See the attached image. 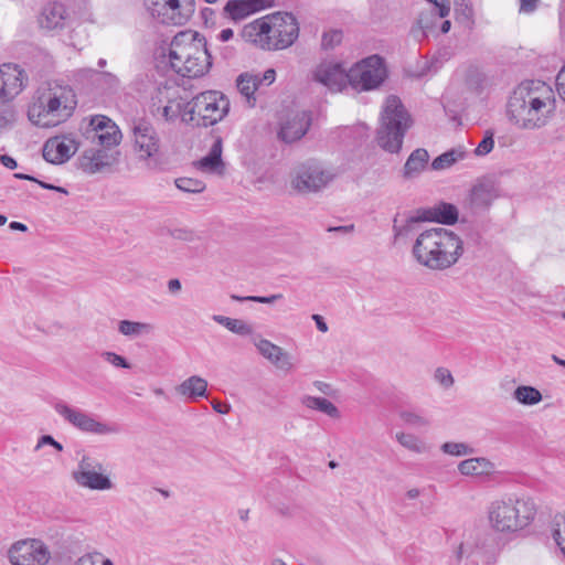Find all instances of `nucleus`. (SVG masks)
<instances>
[{
	"mask_svg": "<svg viewBox=\"0 0 565 565\" xmlns=\"http://www.w3.org/2000/svg\"><path fill=\"white\" fill-rule=\"evenodd\" d=\"M555 110L553 92L541 81L521 83L508 102L509 119L521 129L545 126Z\"/></svg>",
	"mask_w": 565,
	"mask_h": 565,
	"instance_id": "nucleus-1",
	"label": "nucleus"
},
{
	"mask_svg": "<svg viewBox=\"0 0 565 565\" xmlns=\"http://www.w3.org/2000/svg\"><path fill=\"white\" fill-rule=\"evenodd\" d=\"M161 55L167 58L171 70L182 77H202L212 67V56L205 38L192 30L175 34L168 47L162 49Z\"/></svg>",
	"mask_w": 565,
	"mask_h": 565,
	"instance_id": "nucleus-2",
	"label": "nucleus"
},
{
	"mask_svg": "<svg viewBox=\"0 0 565 565\" xmlns=\"http://www.w3.org/2000/svg\"><path fill=\"white\" fill-rule=\"evenodd\" d=\"M463 242L452 231L435 227L422 232L413 245L416 262L430 270H445L458 263Z\"/></svg>",
	"mask_w": 565,
	"mask_h": 565,
	"instance_id": "nucleus-3",
	"label": "nucleus"
},
{
	"mask_svg": "<svg viewBox=\"0 0 565 565\" xmlns=\"http://www.w3.org/2000/svg\"><path fill=\"white\" fill-rule=\"evenodd\" d=\"M242 36L263 50H284L299 36V24L292 13L275 12L246 24Z\"/></svg>",
	"mask_w": 565,
	"mask_h": 565,
	"instance_id": "nucleus-4",
	"label": "nucleus"
},
{
	"mask_svg": "<svg viewBox=\"0 0 565 565\" xmlns=\"http://www.w3.org/2000/svg\"><path fill=\"white\" fill-rule=\"evenodd\" d=\"M494 532L513 534L526 529L536 515V504L530 497L507 495L493 500L487 510Z\"/></svg>",
	"mask_w": 565,
	"mask_h": 565,
	"instance_id": "nucleus-5",
	"label": "nucleus"
},
{
	"mask_svg": "<svg viewBox=\"0 0 565 565\" xmlns=\"http://www.w3.org/2000/svg\"><path fill=\"white\" fill-rule=\"evenodd\" d=\"M76 105L74 89L70 85L55 84L29 107L28 117L36 126L55 127L73 115Z\"/></svg>",
	"mask_w": 565,
	"mask_h": 565,
	"instance_id": "nucleus-6",
	"label": "nucleus"
},
{
	"mask_svg": "<svg viewBox=\"0 0 565 565\" xmlns=\"http://www.w3.org/2000/svg\"><path fill=\"white\" fill-rule=\"evenodd\" d=\"M411 126V115L402 100L395 95L388 96L381 113V126L376 132L379 146L387 152L397 153L402 149L405 134Z\"/></svg>",
	"mask_w": 565,
	"mask_h": 565,
	"instance_id": "nucleus-7",
	"label": "nucleus"
},
{
	"mask_svg": "<svg viewBox=\"0 0 565 565\" xmlns=\"http://www.w3.org/2000/svg\"><path fill=\"white\" fill-rule=\"evenodd\" d=\"M230 110V102L217 90L203 92L189 102L183 121L210 127L221 121Z\"/></svg>",
	"mask_w": 565,
	"mask_h": 565,
	"instance_id": "nucleus-8",
	"label": "nucleus"
},
{
	"mask_svg": "<svg viewBox=\"0 0 565 565\" xmlns=\"http://www.w3.org/2000/svg\"><path fill=\"white\" fill-rule=\"evenodd\" d=\"M335 177L333 168L319 160L309 159L294 169L291 186L301 194L318 193L326 189Z\"/></svg>",
	"mask_w": 565,
	"mask_h": 565,
	"instance_id": "nucleus-9",
	"label": "nucleus"
},
{
	"mask_svg": "<svg viewBox=\"0 0 565 565\" xmlns=\"http://www.w3.org/2000/svg\"><path fill=\"white\" fill-rule=\"evenodd\" d=\"M151 17L168 25H183L195 11L194 0H143Z\"/></svg>",
	"mask_w": 565,
	"mask_h": 565,
	"instance_id": "nucleus-10",
	"label": "nucleus"
},
{
	"mask_svg": "<svg viewBox=\"0 0 565 565\" xmlns=\"http://www.w3.org/2000/svg\"><path fill=\"white\" fill-rule=\"evenodd\" d=\"M386 77L384 60L379 55H371L349 70V85L356 90H372L377 88Z\"/></svg>",
	"mask_w": 565,
	"mask_h": 565,
	"instance_id": "nucleus-11",
	"label": "nucleus"
},
{
	"mask_svg": "<svg viewBox=\"0 0 565 565\" xmlns=\"http://www.w3.org/2000/svg\"><path fill=\"white\" fill-rule=\"evenodd\" d=\"M55 412L76 429L95 435H110L119 431L114 424L99 422L93 414L72 407L64 402L54 405Z\"/></svg>",
	"mask_w": 565,
	"mask_h": 565,
	"instance_id": "nucleus-12",
	"label": "nucleus"
},
{
	"mask_svg": "<svg viewBox=\"0 0 565 565\" xmlns=\"http://www.w3.org/2000/svg\"><path fill=\"white\" fill-rule=\"evenodd\" d=\"M424 221L452 225L458 221V209L451 203L440 202L433 207L419 210L418 215L409 217L403 226H398L395 218L393 225L395 237L407 235L412 231L413 224Z\"/></svg>",
	"mask_w": 565,
	"mask_h": 565,
	"instance_id": "nucleus-13",
	"label": "nucleus"
},
{
	"mask_svg": "<svg viewBox=\"0 0 565 565\" xmlns=\"http://www.w3.org/2000/svg\"><path fill=\"white\" fill-rule=\"evenodd\" d=\"M500 196L499 181L494 177H482L469 190L465 206L472 213L486 212Z\"/></svg>",
	"mask_w": 565,
	"mask_h": 565,
	"instance_id": "nucleus-14",
	"label": "nucleus"
},
{
	"mask_svg": "<svg viewBox=\"0 0 565 565\" xmlns=\"http://www.w3.org/2000/svg\"><path fill=\"white\" fill-rule=\"evenodd\" d=\"M51 558L47 546L40 540L31 539L14 543L9 550L12 565H45Z\"/></svg>",
	"mask_w": 565,
	"mask_h": 565,
	"instance_id": "nucleus-15",
	"label": "nucleus"
},
{
	"mask_svg": "<svg viewBox=\"0 0 565 565\" xmlns=\"http://www.w3.org/2000/svg\"><path fill=\"white\" fill-rule=\"evenodd\" d=\"M134 150L141 161L154 157L160 148L159 136L152 124L146 119H136L131 124Z\"/></svg>",
	"mask_w": 565,
	"mask_h": 565,
	"instance_id": "nucleus-16",
	"label": "nucleus"
},
{
	"mask_svg": "<svg viewBox=\"0 0 565 565\" xmlns=\"http://www.w3.org/2000/svg\"><path fill=\"white\" fill-rule=\"evenodd\" d=\"M89 126L93 131L90 137L93 142L108 150H111L113 147L120 143L122 137L121 132L110 118L103 115L94 116L89 121Z\"/></svg>",
	"mask_w": 565,
	"mask_h": 565,
	"instance_id": "nucleus-17",
	"label": "nucleus"
},
{
	"mask_svg": "<svg viewBox=\"0 0 565 565\" xmlns=\"http://www.w3.org/2000/svg\"><path fill=\"white\" fill-rule=\"evenodd\" d=\"M119 151L87 149L77 159L78 168L88 174H95L118 162Z\"/></svg>",
	"mask_w": 565,
	"mask_h": 565,
	"instance_id": "nucleus-18",
	"label": "nucleus"
},
{
	"mask_svg": "<svg viewBox=\"0 0 565 565\" xmlns=\"http://www.w3.org/2000/svg\"><path fill=\"white\" fill-rule=\"evenodd\" d=\"M26 79L24 71L15 64L0 66V103H9L23 88Z\"/></svg>",
	"mask_w": 565,
	"mask_h": 565,
	"instance_id": "nucleus-19",
	"label": "nucleus"
},
{
	"mask_svg": "<svg viewBox=\"0 0 565 565\" xmlns=\"http://www.w3.org/2000/svg\"><path fill=\"white\" fill-rule=\"evenodd\" d=\"M313 78L330 90L341 92L349 84V71L341 63L322 62L315 70Z\"/></svg>",
	"mask_w": 565,
	"mask_h": 565,
	"instance_id": "nucleus-20",
	"label": "nucleus"
},
{
	"mask_svg": "<svg viewBox=\"0 0 565 565\" xmlns=\"http://www.w3.org/2000/svg\"><path fill=\"white\" fill-rule=\"evenodd\" d=\"M312 117L310 111H295L290 113L285 120L280 124L278 137L291 143L301 139L311 126Z\"/></svg>",
	"mask_w": 565,
	"mask_h": 565,
	"instance_id": "nucleus-21",
	"label": "nucleus"
},
{
	"mask_svg": "<svg viewBox=\"0 0 565 565\" xmlns=\"http://www.w3.org/2000/svg\"><path fill=\"white\" fill-rule=\"evenodd\" d=\"M77 151L74 139L65 136L50 138L43 146V158L53 164L66 162Z\"/></svg>",
	"mask_w": 565,
	"mask_h": 565,
	"instance_id": "nucleus-22",
	"label": "nucleus"
},
{
	"mask_svg": "<svg viewBox=\"0 0 565 565\" xmlns=\"http://www.w3.org/2000/svg\"><path fill=\"white\" fill-rule=\"evenodd\" d=\"M253 343L257 348L259 354L277 369L285 372L292 370L294 364L291 362V358L282 348L259 337L254 338Z\"/></svg>",
	"mask_w": 565,
	"mask_h": 565,
	"instance_id": "nucleus-23",
	"label": "nucleus"
},
{
	"mask_svg": "<svg viewBox=\"0 0 565 565\" xmlns=\"http://www.w3.org/2000/svg\"><path fill=\"white\" fill-rule=\"evenodd\" d=\"M175 93H178V90L170 86L158 87L159 102H162L163 98L168 102L162 108V117L168 121L174 120L179 116L183 118V115L188 110L189 102L182 98H175Z\"/></svg>",
	"mask_w": 565,
	"mask_h": 565,
	"instance_id": "nucleus-24",
	"label": "nucleus"
},
{
	"mask_svg": "<svg viewBox=\"0 0 565 565\" xmlns=\"http://www.w3.org/2000/svg\"><path fill=\"white\" fill-rule=\"evenodd\" d=\"M265 8L264 0H230L224 7V12L235 21Z\"/></svg>",
	"mask_w": 565,
	"mask_h": 565,
	"instance_id": "nucleus-25",
	"label": "nucleus"
},
{
	"mask_svg": "<svg viewBox=\"0 0 565 565\" xmlns=\"http://www.w3.org/2000/svg\"><path fill=\"white\" fill-rule=\"evenodd\" d=\"M65 18V7L62 3L52 2L43 8L39 23L43 29L54 30L64 25Z\"/></svg>",
	"mask_w": 565,
	"mask_h": 565,
	"instance_id": "nucleus-26",
	"label": "nucleus"
},
{
	"mask_svg": "<svg viewBox=\"0 0 565 565\" xmlns=\"http://www.w3.org/2000/svg\"><path fill=\"white\" fill-rule=\"evenodd\" d=\"M429 153L424 148L415 149L403 167V178L411 180L417 178L428 166Z\"/></svg>",
	"mask_w": 565,
	"mask_h": 565,
	"instance_id": "nucleus-27",
	"label": "nucleus"
},
{
	"mask_svg": "<svg viewBox=\"0 0 565 565\" xmlns=\"http://www.w3.org/2000/svg\"><path fill=\"white\" fill-rule=\"evenodd\" d=\"M458 470L467 477L489 476L494 471V465L484 457H473L459 462Z\"/></svg>",
	"mask_w": 565,
	"mask_h": 565,
	"instance_id": "nucleus-28",
	"label": "nucleus"
},
{
	"mask_svg": "<svg viewBox=\"0 0 565 565\" xmlns=\"http://www.w3.org/2000/svg\"><path fill=\"white\" fill-rule=\"evenodd\" d=\"M207 382L199 375H192L184 380L178 387L179 394L195 401L199 397L206 396Z\"/></svg>",
	"mask_w": 565,
	"mask_h": 565,
	"instance_id": "nucleus-29",
	"label": "nucleus"
},
{
	"mask_svg": "<svg viewBox=\"0 0 565 565\" xmlns=\"http://www.w3.org/2000/svg\"><path fill=\"white\" fill-rule=\"evenodd\" d=\"M262 84V79L258 75L249 73L241 74L236 79V86L238 92L246 98V102L250 107L255 106L256 98L254 96L258 86Z\"/></svg>",
	"mask_w": 565,
	"mask_h": 565,
	"instance_id": "nucleus-30",
	"label": "nucleus"
},
{
	"mask_svg": "<svg viewBox=\"0 0 565 565\" xmlns=\"http://www.w3.org/2000/svg\"><path fill=\"white\" fill-rule=\"evenodd\" d=\"M104 471H97L92 473H85L82 477L74 479L79 486L90 490H109L113 488V482L108 476L103 473Z\"/></svg>",
	"mask_w": 565,
	"mask_h": 565,
	"instance_id": "nucleus-31",
	"label": "nucleus"
},
{
	"mask_svg": "<svg viewBox=\"0 0 565 565\" xmlns=\"http://www.w3.org/2000/svg\"><path fill=\"white\" fill-rule=\"evenodd\" d=\"M301 403L306 407L319 411L331 418L340 417L338 407L327 398L306 395L302 397Z\"/></svg>",
	"mask_w": 565,
	"mask_h": 565,
	"instance_id": "nucleus-32",
	"label": "nucleus"
},
{
	"mask_svg": "<svg viewBox=\"0 0 565 565\" xmlns=\"http://www.w3.org/2000/svg\"><path fill=\"white\" fill-rule=\"evenodd\" d=\"M196 164L203 171H215L222 166V140L220 138L214 141L210 152L199 160Z\"/></svg>",
	"mask_w": 565,
	"mask_h": 565,
	"instance_id": "nucleus-33",
	"label": "nucleus"
},
{
	"mask_svg": "<svg viewBox=\"0 0 565 565\" xmlns=\"http://www.w3.org/2000/svg\"><path fill=\"white\" fill-rule=\"evenodd\" d=\"M465 157L466 151L461 148L450 149L433 160L431 169L435 171L448 169Z\"/></svg>",
	"mask_w": 565,
	"mask_h": 565,
	"instance_id": "nucleus-34",
	"label": "nucleus"
},
{
	"mask_svg": "<svg viewBox=\"0 0 565 565\" xmlns=\"http://www.w3.org/2000/svg\"><path fill=\"white\" fill-rule=\"evenodd\" d=\"M153 326L148 322H138L131 320H121L118 323V331L130 338L149 334L153 331Z\"/></svg>",
	"mask_w": 565,
	"mask_h": 565,
	"instance_id": "nucleus-35",
	"label": "nucleus"
},
{
	"mask_svg": "<svg viewBox=\"0 0 565 565\" xmlns=\"http://www.w3.org/2000/svg\"><path fill=\"white\" fill-rule=\"evenodd\" d=\"M513 398L522 405L532 406L542 401V394L533 386L521 385L514 390Z\"/></svg>",
	"mask_w": 565,
	"mask_h": 565,
	"instance_id": "nucleus-36",
	"label": "nucleus"
},
{
	"mask_svg": "<svg viewBox=\"0 0 565 565\" xmlns=\"http://www.w3.org/2000/svg\"><path fill=\"white\" fill-rule=\"evenodd\" d=\"M213 320L224 326L231 332L239 335H248L252 334L253 332V328L248 323L239 319H233L221 315H214Z\"/></svg>",
	"mask_w": 565,
	"mask_h": 565,
	"instance_id": "nucleus-37",
	"label": "nucleus"
},
{
	"mask_svg": "<svg viewBox=\"0 0 565 565\" xmlns=\"http://www.w3.org/2000/svg\"><path fill=\"white\" fill-rule=\"evenodd\" d=\"M440 19L441 18L438 17V12H436L435 9L422 11L417 20L422 35L427 36L429 33H433Z\"/></svg>",
	"mask_w": 565,
	"mask_h": 565,
	"instance_id": "nucleus-38",
	"label": "nucleus"
},
{
	"mask_svg": "<svg viewBox=\"0 0 565 565\" xmlns=\"http://www.w3.org/2000/svg\"><path fill=\"white\" fill-rule=\"evenodd\" d=\"M103 463L90 456L84 455L78 462V469L73 472V478L82 477L85 473H92L97 471H104Z\"/></svg>",
	"mask_w": 565,
	"mask_h": 565,
	"instance_id": "nucleus-39",
	"label": "nucleus"
},
{
	"mask_svg": "<svg viewBox=\"0 0 565 565\" xmlns=\"http://www.w3.org/2000/svg\"><path fill=\"white\" fill-rule=\"evenodd\" d=\"M440 450L449 456L462 457L472 455L475 449L466 443L447 441L440 446Z\"/></svg>",
	"mask_w": 565,
	"mask_h": 565,
	"instance_id": "nucleus-40",
	"label": "nucleus"
},
{
	"mask_svg": "<svg viewBox=\"0 0 565 565\" xmlns=\"http://www.w3.org/2000/svg\"><path fill=\"white\" fill-rule=\"evenodd\" d=\"M552 536L562 553L565 552V514H556L554 516Z\"/></svg>",
	"mask_w": 565,
	"mask_h": 565,
	"instance_id": "nucleus-41",
	"label": "nucleus"
},
{
	"mask_svg": "<svg viewBox=\"0 0 565 565\" xmlns=\"http://www.w3.org/2000/svg\"><path fill=\"white\" fill-rule=\"evenodd\" d=\"M175 186L186 193H201L205 190V183L202 180L193 178H178L174 181Z\"/></svg>",
	"mask_w": 565,
	"mask_h": 565,
	"instance_id": "nucleus-42",
	"label": "nucleus"
},
{
	"mask_svg": "<svg viewBox=\"0 0 565 565\" xmlns=\"http://www.w3.org/2000/svg\"><path fill=\"white\" fill-rule=\"evenodd\" d=\"M73 565H114L113 561L100 553H88L77 558Z\"/></svg>",
	"mask_w": 565,
	"mask_h": 565,
	"instance_id": "nucleus-43",
	"label": "nucleus"
},
{
	"mask_svg": "<svg viewBox=\"0 0 565 565\" xmlns=\"http://www.w3.org/2000/svg\"><path fill=\"white\" fill-rule=\"evenodd\" d=\"M397 441L405 448L415 451V452H422L423 445L419 441V439L412 435V434H405V433H398L396 435Z\"/></svg>",
	"mask_w": 565,
	"mask_h": 565,
	"instance_id": "nucleus-44",
	"label": "nucleus"
},
{
	"mask_svg": "<svg viewBox=\"0 0 565 565\" xmlns=\"http://www.w3.org/2000/svg\"><path fill=\"white\" fill-rule=\"evenodd\" d=\"M401 418L409 426L420 428L429 425L428 418L416 412L405 411L401 413Z\"/></svg>",
	"mask_w": 565,
	"mask_h": 565,
	"instance_id": "nucleus-45",
	"label": "nucleus"
},
{
	"mask_svg": "<svg viewBox=\"0 0 565 565\" xmlns=\"http://www.w3.org/2000/svg\"><path fill=\"white\" fill-rule=\"evenodd\" d=\"M341 41L342 32L340 30H331L322 34L321 47L324 51L333 50Z\"/></svg>",
	"mask_w": 565,
	"mask_h": 565,
	"instance_id": "nucleus-46",
	"label": "nucleus"
},
{
	"mask_svg": "<svg viewBox=\"0 0 565 565\" xmlns=\"http://www.w3.org/2000/svg\"><path fill=\"white\" fill-rule=\"evenodd\" d=\"M15 120L14 108L8 103H0V130L9 127Z\"/></svg>",
	"mask_w": 565,
	"mask_h": 565,
	"instance_id": "nucleus-47",
	"label": "nucleus"
},
{
	"mask_svg": "<svg viewBox=\"0 0 565 565\" xmlns=\"http://www.w3.org/2000/svg\"><path fill=\"white\" fill-rule=\"evenodd\" d=\"M282 297L284 296L281 294H276V295H271V296H267V297H263V296H237V295H232L231 296V298L233 300L238 301V302L254 301V302H259V303H274L275 301L282 299Z\"/></svg>",
	"mask_w": 565,
	"mask_h": 565,
	"instance_id": "nucleus-48",
	"label": "nucleus"
},
{
	"mask_svg": "<svg viewBox=\"0 0 565 565\" xmlns=\"http://www.w3.org/2000/svg\"><path fill=\"white\" fill-rule=\"evenodd\" d=\"M494 147L493 132L491 130H487L483 139L478 143L475 149V154L478 157L487 156L492 151Z\"/></svg>",
	"mask_w": 565,
	"mask_h": 565,
	"instance_id": "nucleus-49",
	"label": "nucleus"
},
{
	"mask_svg": "<svg viewBox=\"0 0 565 565\" xmlns=\"http://www.w3.org/2000/svg\"><path fill=\"white\" fill-rule=\"evenodd\" d=\"M102 358L108 362L109 364L114 365L115 367H121V369H130V363L121 355L111 352V351H105L102 353Z\"/></svg>",
	"mask_w": 565,
	"mask_h": 565,
	"instance_id": "nucleus-50",
	"label": "nucleus"
},
{
	"mask_svg": "<svg viewBox=\"0 0 565 565\" xmlns=\"http://www.w3.org/2000/svg\"><path fill=\"white\" fill-rule=\"evenodd\" d=\"M434 377L445 388L451 387L455 382L454 376L451 375L450 371L445 367H438L435 371Z\"/></svg>",
	"mask_w": 565,
	"mask_h": 565,
	"instance_id": "nucleus-51",
	"label": "nucleus"
},
{
	"mask_svg": "<svg viewBox=\"0 0 565 565\" xmlns=\"http://www.w3.org/2000/svg\"><path fill=\"white\" fill-rule=\"evenodd\" d=\"M171 235L173 238L184 242H193L196 238L195 233L189 228H175Z\"/></svg>",
	"mask_w": 565,
	"mask_h": 565,
	"instance_id": "nucleus-52",
	"label": "nucleus"
},
{
	"mask_svg": "<svg viewBox=\"0 0 565 565\" xmlns=\"http://www.w3.org/2000/svg\"><path fill=\"white\" fill-rule=\"evenodd\" d=\"M429 3L434 4L430 9H435L438 12L439 18H446L450 12V7L447 0H427Z\"/></svg>",
	"mask_w": 565,
	"mask_h": 565,
	"instance_id": "nucleus-53",
	"label": "nucleus"
},
{
	"mask_svg": "<svg viewBox=\"0 0 565 565\" xmlns=\"http://www.w3.org/2000/svg\"><path fill=\"white\" fill-rule=\"evenodd\" d=\"M50 445L53 446L57 451L63 450V446L61 443L56 441L51 435H43L39 438L36 449L41 448L42 446Z\"/></svg>",
	"mask_w": 565,
	"mask_h": 565,
	"instance_id": "nucleus-54",
	"label": "nucleus"
},
{
	"mask_svg": "<svg viewBox=\"0 0 565 565\" xmlns=\"http://www.w3.org/2000/svg\"><path fill=\"white\" fill-rule=\"evenodd\" d=\"M100 75L102 81L104 84H106L109 88H116L119 85V79L116 75L109 72H99L97 73Z\"/></svg>",
	"mask_w": 565,
	"mask_h": 565,
	"instance_id": "nucleus-55",
	"label": "nucleus"
},
{
	"mask_svg": "<svg viewBox=\"0 0 565 565\" xmlns=\"http://www.w3.org/2000/svg\"><path fill=\"white\" fill-rule=\"evenodd\" d=\"M556 87L559 97L565 102V65L561 68L556 76Z\"/></svg>",
	"mask_w": 565,
	"mask_h": 565,
	"instance_id": "nucleus-56",
	"label": "nucleus"
},
{
	"mask_svg": "<svg viewBox=\"0 0 565 565\" xmlns=\"http://www.w3.org/2000/svg\"><path fill=\"white\" fill-rule=\"evenodd\" d=\"M539 0H520V11L530 13L533 12L537 7Z\"/></svg>",
	"mask_w": 565,
	"mask_h": 565,
	"instance_id": "nucleus-57",
	"label": "nucleus"
},
{
	"mask_svg": "<svg viewBox=\"0 0 565 565\" xmlns=\"http://www.w3.org/2000/svg\"><path fill=\"white\" fill-rule=\"evenodd\" d=\"M0 162L8 169L13 170L18 167L17 160L9 154H2Z\"/></svg>",
	"mask_w": 565,
	"mask_h": 565,
	"instance_id": "nucleus-58",
	"label": "nucleus"
},
{
	"mask_svg": "<svg viewBox=\"0 0 565 565\" xmlns=\"http://www.w3.org/2000/svg\"><path fill=\"white\" fill-rule=\"evenodd\" d=\"M213 409L218 414H227L231 411V405L221 404L220 402H212Z\"/></svg>",
	"mask_w": 565,
	"mask_h": 565,
	"instance_id": "nucleus-59",
	"label": "nucleus"
},
{
	"mask_svg": "<svg viewBox=\"0 0 565 565\" xmlns=\"http://www.w3.org/2000/svg\"><path fill=\"white\" fill-rule=\"evenodd\" d=\"M312 319L316 322V326L319 331L327 332L328 331V324L326 323L324 319L320 315H313Z\"/></svg>",
	"mask_w": 565,
	"mask_h": 565,
	"instance_id": "nucleus-60",
	"label": "nucleus"
},
{
	"mask_svg": "<svg viewBox=\"0 0 565 565\" xmlns=\"http://www.w3.org/2000/svg\"><path fill=\"white\" fill-rule=\"evenodd\" d=\"M168 289L172 294H175V292L180 291V289H181L180 280L177 279V278L170 279L169 282H168Z\"/></svg>",
	"mask_w": 565,
	"mask_h": 565,
	"instance_id": "nucleus-61",
	"label": "nucleus"
},
{
	"mask_svg": "<svg viewBox=\"0 0 565 565\" xmlns=\"http://www.w3.org/2000/svg\"><path fill=\"white\" fill-rule=\"evenodd\" d=\"M354 226L351 224V225H341V226H334V227H329L328 231L329 232H338V233H351L353 231Z\"/></svg>",
	"mask_w": 565,
	"mask_h": 565,
	"instance_id": "nucleus-62",
	"label": "nucleus"
},
{
	"mask_svg": "<svg viewBox=\"0 0 565 565\" xmlns=\"http://www.w3.org/2000/svg\"><path fill=\"white\" fill-rule=\"evenodd\" d=\"M234 35V32L232 29H224L221 31V33L218 34V39L222 41V42H227L228 40H231Z\"/></svg>",
	"mask_w": 565,
	"mask_h": 565,
	"instance_id": "nucleus-63",
	"label": "nucleus"
},
{
	"mask_svg": "<svg viewBox=\"0 0 565 565\" xmlns=\"http://www.w3.org/2000/svg\"><path fill=\"white\" fill-rule=\"evenodd\" d=\"M9 227L13 231H21V232H25L28 230V226L23 223H20V222H11L9 224Z\"/></svg>",
	"mask_w": 565,
	"mask_h": 565,
	"instance_id": "nucleus-64",
	"label": "nucleus"
}]
</instances>
